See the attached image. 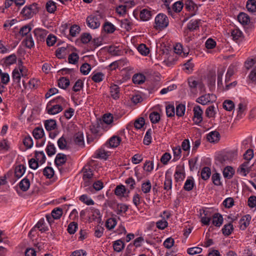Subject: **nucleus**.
<instances>
[{"mask_svg": "<svg viewBox=\"0 0 256 256\" xmlns=\"http://www.w3.org/2000/svg\"><path fill=\"white\" fill-rule=\"evenodd\" d=\"M155 26L154 27L156 30H162L166 28L169 24L168 16L162 13L158 14L155 18Z\"/></svg>", "mask_w": 256, "mask_h": 256, "instance_id": "1", "label": "nucleus"}, {"mask_svg": "<svg viewBox=\"0 0 256 256\" xmlns=\"http://www.w3.org/2000/svg\"><path fill=\"white\" fill-rule=\"evenodd\" d=\"M37 4L34 3L28 6L24 7L21 12L27 18H30L38 12Z\"/></svg>", "mask_w": 256, "mask_h": 256, "instance_id": "2", "label": "nucleus"}, {"mask_svg": "<svg viewBox=\"0 0 256 256\" xmlns=\"http://www.w3.org/2000/svg\"><path fill=\"white\" fill-rule=\"evenodd\" d=\"M100 19L98 16L90 15L86 18V24L90 28L96 29L100 26Z\"/></svg>", "mask_w": 256, "mask_h": 256, "instance_id": "3", "label": "nucleus"}, {"mask_svg": "<svg viewBox=\"0 0 256 256\" xmlns=\"http://www.w3.org/2000/svg\"><path fill=\"white\" fill-rule=\"evenodd\" d=\"M193 110L194 113L193 120L196 124H198L202 120V114L203 111L199 106H195Z\"/></svg>", "mask_w": 256, "mask_h": 256, "instance_id": "4", "label": "nucleus"}, {"mask_svg": "<svg viewBox=\"0 0 256 256\" xmlns=\"http://www.w3.org/2000/svg\"><path fill=\"white\" fill-rule=\"evenodd\" d=\"M216 98L214 94H205L199 97L196 100V102L202 104L206 105Z\"/></svg>", "mask_w": 256, "mask_h": 256, "instance_id": "5", "label": "nucleus"}, {"mask_svg": "<svg viewBox=\"0 0 256 256\" xmlns=\"http://www.w3.org/2000/svg\"><path fill=\"white\" fill-rule=\"evenodd\" d=\"M34 33L38 41L44 42L48 32L42 28H37L34 30Z\"/></svg>", "mask_w": 256, "mask_h": 256, "instance_id": "6", "label": "nucleus"}, {"mask_svg": "<svg viewBox=\"0 0 256 256\" xmlns=\"http://www.w3.org/2000/svg\"><path fill=\"white\" fill-rule=\"evenodd\" d=\"M16 62V56L15 54H12L0 60V64L6 66L12 65Z\"/></svg>", "mask_w": 256, "mask_h": 256, "instance_id": "7", "label": "nucleus"}, {"mask_svg": "<svg viewBox=\"0 0 256 256\" xmlns=\"http://www.w3.org/2000/svg\"><path fill=\"white\" fill-rule=\"evenodd\" d=\"M206 138L210 142H217L220 140V134L218 131H213L207 134Z\"/></svg>", "mask_w": 256, "mask_h": 256, "instance_id": "8", "label": "nucleus"}, {"mask_svg": "<svg viewBox=\"0 0 256 256\" xmlns=\"http://www.w3.org/2000/svg\"><path fill=\"white\" fill-rule=\"evenodd\" d=\"M251 216L250 214H246L243 216L240 221V228L244 230L250 224L251 220Z\"/></svg>", "mask_w": 256, "mask_h": 256, "instance_id": "9", "label": "nucleus"}, {"mask_svg": "<svg viewBox=\"0 0 256 256\" xmlns=\"http://www.w3.org/2000/svg\"><path fill=\"white\" fill-rule=\"evenodd\" d=\"M67 160L66 155L59 153L56 156L54 160V163L57 166H62L64 164Z\"/></svg>", "mask_w": 256, "mask_h": 256, "instance_id": "10", "label": "nucleus"}, {"mask_svg": "<svg viewBox=\"0 0 256 256\" xmlns=\"http://www.w3.org/2000/svg\"><path fill=\"white\" fill-rule=\"evenodd\" d=\"M238 22L243 26L247 25L250 23V18L246 13L240 12L238 16Z\"/></svg>", "mask_w": 256, "mask_h": 256, "instance_id": "11", "label": "nucleus"}, {"mask_svg": "<svg viewBox=\"0 0 256 256\" xmlns=\"http://www.w3.org/2000/svg\"><path fill=\"white\" fill-rule=\"evenodd\" d=\"M48 113L50 114H56L62 112L63 110L62 107L59 104H56L52 106L46 108Z\"/></svg>", "mask_w": 256, "mask_h": 256, "instance_id": "12", "label": "nucleus"}, {"mask_svg": "<svg viewBox=\"0 0 256 256\" xmlns=\"http://www.w3.org/2000/svg\"><path fill=\"white\" fill-rule=\"evenodd\" d=\"M200 20H190L187 24V28L190 31L196 30L199 28Z\"/></svg>", "mask_w": 256, "mask_h": 256, "instance_id": "13", "label": "nucleus"}, {"mask_svg": "<svg viewBox=\"0 0 256 256\" xmlns=\"http://www.w3.org/2000/svg\"><path fill=\"white\" fill-rule=\"evenodd\" d=\"M145 80L146 76L142 74H134L132 76V82L135 84H142L145 82Z\"/></svg>", "mask_w": 256, "mask_h": 256, "instance_id": "14", "label": "nucleus"}, {"mask_svg": "<svg viewBox=\"0 0 256 256\" xmlns=\"http://www.w3.org/2000/svg\"><path fill=\"white\" fill-rule=\"evenodd\" d=\"M174 176L176 182H178L183 180L185 174L183 170L180 167H177Z\"/></svg>", "mask_w": 256, "mask_h": 256, "instance_id": "15", "label": "nucleus"}, {"mask_svg": "<svg viewBox=\"0 0 256 256\" xmlns=\"http://www.w3.org/2000/svg\"><path fill=\"white\" fill-rule=\"evenodd\" d=\"M140 16L142 20L147 21L152 16V12L148 9H143L140 12Z\"/></svg>", "mask_w": 256, "mask_h": 256, "instance_id": "16", "label": "nucleus"}, {"mask_svg": "<svg viewBox=\"0 0 256 256\" xmlns=\"http://www.w3.org/2000/svg\"><path fill=\"white\" fill-rule=\"evenodd\" d=\"M44 126L48 131L54 130L56 127V121L54 120H48L45 121Z\"/></svg>", "mask_w": 256, "mask_h": 256, "instance_id": "17", "label": "nucleus"}, {"mask_svg": "<svg viewBox=\"0 0 256 256\" xmlns=\"http://www.w3.org/2000/svg\"><path fill=\"white\" fill-rule=\"evenodd\" d=\"M234 170L230 166H228L225 168L223 170V175L225 178L230 179L234 174Z\"/></svg>", "mask_w": 256, "mask_h": 256, "instance_id": "18", "label": "nucleus"}, {"mask_svg": "<svg viewBox=\"0 0 256 256\" xmlns=\"http://www.w3.org/2000/svg\"><path fill=\"white\" fill-rule=\"evenodd\" d=\"M30 186V182L29 180L26 178L22 180L19 183V186L21 190L23 192H26L28 190Z\"/></svg>", "mask_w": 256, "mask_h": 256, "instance_id": "19", "label": "nucleus"}, {"mask_svg": "<svg viewBox=\"0 0 256 256\" xmlns=\"http://www.w3.org/2000/svg\"><path fill=\"white\" fill-rule=\"evenodd\" d=\"M223 222L222 216L219 213H216L213 216V224L216 226H220Z\"/></svg>", "mask_w": 256, "mask_h": 256, "instance_id": "20", "label": "nucleus"}, {"mask_svg": "<svg viewBox=\"0 0 256 256\" xmlns=\"http://www.w3.org/2000/svg\"><path fill=\"white\" fill-rule=\"evenodd\" d=\"M36 160L40 162V164H44L46 160V157L45 154L43 151L38 152L36 151L35 153Z\"/></svg>", "mask_w": 256, "mask_h": 256, "instance_id": "21", "label": "nucleus"}, {"mask_svg": "<svg viewBox=\"0 0 256 256\" xmlns=\"http://www.w3.org/2000/svg\"><path fill=\"white\" fill-rule=\"evenodd\" d=\"M26 170V168L24 165L20 164L16 166L15 168V176L19 178L22 176Z\"/></svg>", "mask_w": 256, "mask_h": 256, "instance_id": "22", "label": "nucleus"}, {"mask_svg": "<svg viewBox=\"0 0 256 256\" xmlns=\"http://www.w3.org/2000/svg\"><path fill=\"white\" fill-rule=\"evenodd\" d=\"M74 142L80 146H84V136L82 132H78L74 135Z\"/></svg>", "mask_w": 256, "mask_h": 256, "instance_id": "23", "label": "nucleus"}, {"mask_svg": "<svg viewBox=\"0 0 256 256\" xmlns=\"http://www.w3.org/2000/svg\"><path fill=\"white\" fill-rule=\"evenodd\" d=\"M128 209V206L124 204H118L114 210L118 214L125 213Z\"/></svg>", "mask_w": 256, "mask_h": 256, "instance_id": "24", "label": "nucleus"}, {"mask_svg": "<svg viewBox=\"0 0 256 256\" xmlns=\"http://www.w3.org/2000/svg\"><path fill=\"white\" fill-rule=\"evenodd\" d=\"M121 142V138L118 136H113L109 140V144L112 148L117 147Z\"/></svg>", "mask_w": 256, "mask_h": 256, "instance_id": "25", "label": "nucleus"}, {"mask_svg": "<svg viewBox=\"0 0 256 256\" xmlns=\"http://www.w3.org/2000/svg\"><path fill=\"white\" fill-rule=\"evenodd\" d=\"M234 230V226L230 222L228 224H225L222 229V234L226 236H230Z\"/></svg>", "mask_w": 256, "mask_h": 256, "instance_id": "26", "label": "nucleus"}, {"mask_svg": "<svg viewBox=\"0 0 256 256\" xmlns=\"http://www.w3.org/2000/svg\"><path fill=\"white\" fill-rule=\"evenodd\" d=\"M110 89L112 97L114 99H117L118 98L120 94L118 86L116 84H114L110 86Z\"/></svg>", "mask_w": 256, "mask_h": 256, "instance_id": "27", "label": "nucleus"}, {"mask_svg": "<svg viewBox=\"0 0 256 256\" xmlns=\"http://www.w3.org/2000/svg\"><path fill=\"white\" fill-rule=\"evenodd\" d=\"M172 188V180L170 176L166 175L165 180L164 183V189L167 192L171 190Z\"/></svg>", "mask_w": 256, "mask_h": 256, "instance_id": "28", "label": "nucleus"}, {"mask_svg": "<svg viewBox=\"0 0 256 256\" xmlns=\"http://www.w3.org/2000/svg\"><path fill=\"white\" fill-rule=\"evenodd\" d=\"M70 80L68 78L65 77L60 78L58 81V86L60 88L66 89L70 85Z\"/></svg>", "mask_w": 256, "mask_h": 256, "instance_id": "29", "label": "nucleus"}, {"mask_svg": "<svg viewBox=\"0 0 256 256\" xmlns=\"http://www.w3.org/2000/svg\"><path fill=\"white\" fill-rule=\"evenodd\" d=\"M113 247L115 251L120 252L124 248V244L122 240H118L114 242Z\"/></svg>", "mask_w": 256, "mask_h": 256, "instance_id": "30", "label": "nucleus"}, {"mask_svg": "<svg viewBox=\"0 0 256 256\" xmlns=\"http://www.w3.org/2000/svg\"><path fill=\"white\" fill-rule=\"evenodd\" d=\"M246 7L249 12H256V0H248L246 2Z\"/></svg>", "mask_w": 256, "mask_h": 256, "instance_id": "31", "label": "nucleus"}, {"mask_svg": "<svg viewBox=\"0 0 256 256\" xmlns=\"http://www.w3.org/2000/svg\"><path fill=\"white\" fill-rule=\"evenodd\" d=\"M211 174L210 169L207 166L204 167L201 171V177L204 180L209 178Z\"/></svg>", "mask_w": 256, "mask_h": 256, "instance_id": "32", "label": "nucleus"}, {"mask_svg": "<svg viewBox=\"0 0 256 256\" xmlns=\"http://www.w3.org/2000/svg\"><path fill=\"white\" fill-rule=\"evenodd\" d=\"M46 10L50 13H54L56 9V3L52 0L48 1L46 4Z\"/></svg>", "mask_w": 256, "mask_h": 256, "instance_id": "33", "label": "nucleus"}, {"mask_svg": "<svg viewBox=\"0 0 256 256\" xmlns=\"http://www.w3.org/2000/svg\"><path fill=\"white\" fill-rule=\"evenodd\" d=\"M32 134L36 139H40L44 136V131L42 128H36L34 129Z\"/></svg>", "mask_w": 256, "mask_h": 256, "instance_id": "34", "label": "nucleus"}, {"mask_svg": "<svg viewBox=\"0 0 256 256\" xmlns=\"http://www.w3.org/2000/svg\"><path fill=\"white\" fill-rule=\"evenodd\" d=\"M103 28L105 32L109 34L114 32L116 30L114 26L108 22L104 23Z\"/></svg>", "mask_w": 256, "mask_h": 256, "instance_id": "35", "label": "nucleus"}, {"mask_svg": "<svg viewBox=\"0 0 256 256\" xmlns=\"http://www.w3.org/2000/svg\"><path fill=\"white\" fill-rule=\"evenodd\" d=\"M46 152L49 156H51L56 154V150L54 144L49 142L46 149Z\"/></svg>", "mask_w": 256, "mask_h": 256, "instance_id": "36", "label": "nucleus"}, {"mask_svg": "<svg viewBox=\"0 0 256 256\" xmlns=\"http://www.w3.org/2000/svg\"><path fill=\"white\" fill-rule=\"evenodd\" d=\"M149 118L152 124H156L160 120V115L156 112H153L150 114Z\"/></svg>", "mask_w": 256, "mask_h": 256, "instance_id": "37", "label": "nucleus"}, {"mask_svg": "<svg viewBox=\"0 0 256 256\" xmlns=\"http://www.w3.org/2000/svg\"><path fill=\"white\" fill-rule=\"evenodd\" d=\"M43 174L48 178H52L54 175V170L50 166H46L43 170Z\"/></svg>", "mask_w": 256, "mask_h": 256, "instance_id": "38", "label": "nucleus"}, {"mask_svg": "<svg viewBox=\"0 0 256 256\" xmlns=\"http://www.w3.org/2000/svg\"><path fill=\"white\" fill-rule=\"evenodd\" d=\"M62 214V210L60 208H54L52 212V216L54 219H59Z\"/></svg>", "mask_w": 256, "mask_h": 256, "instance_id": "39", "label": "nucleus"}, {"mask_svg": "<svg viewBox=\"0 0 256 256\" xmlns=\"http://www.w3.org/2000/svg\"><path fill=\"white\" fill-rule=\"evenodd\" d=\"M234 107V102L231 100H226L223 102V108L228 111L232 110Z\"/></svg>", "mask_w": 256, "mask_h": 256, "instance_id": "40", "label": "nucleus"}, {"mask_svg": "<svg viewBox=\"0 0 256 256\" xmlns=\"http://www.w3.org/2000/svg\"><path fill=\"white\" fill-rule=\"evenodd\" d=\"M126 192V188L123 185L118 186L114 190L115 194L118 196H124V194Z\"/></svg>", "mask_w": 256, "mask_h": 256, "instance_id": "41", "label": "nucleus"}, {"mask_svg": "<svg viewBox=\"0 0 256 256\" xmlns=\"http://www.w3.org/2000/svg\"><path fill=\"white\" fill-rule=\"evenodd\" d=\"M84 172L83 179L84 180L91 178L93 176V174L91 169L90 168H84L82 169Z\"/></svg>", "mask_w": 256, "mask_h": 256, "instance_id": "42", "label": "nucleus"}, {"mask_svg": "<svg viewBox=\"0 0 256 256\" xmlns=\"http://www.w3.org/2000/svg\"><path fill=\"white\" fill-rule=\"evenodd\" d=\"M151 188L152 185L150 180H148L146 182L142 183V190L144 194L149 192Z\"/></svg>", "mask_w": 256, "mask_h": 256, "instance_id": "43", "label": "nucleus"}, {"mask_svg": "<svg viewBox=\"0 0 256 256\" xmlns=\"http://www.w3.org/2000/svg\"><path fill=\"white\" fill-rule=\"evenodd\" d=\"M185 110V105L182 104H178L176 106V114L178 116H183L184 114Z\"/></svg>", "mask_w": 256, "mask_h": 256, "instance_id": "44", "label": "nucleus"}, {"mask_svg": "<svg viewBox=\"0 0 256 256\" xmlns=\"http://www.w3.org/2000/svg\"><path fill=\"white\" fill-rule=\"evenodd\" d=\"M174 52L178 54H183L184 56H186L188 54V52H185L183 51L182 46L180 44H176L174 47Z\"/></svg>", "mask_w": 256, "mask_h": 256, "instance_id": "45", "label": "nucleus"}, {"mask_svg": "<svg viewBox=\"0 0 256 256\" xmlns=\"http://www.w3.org/2000/svg\"><path fill=\"white\" fill-rule=\"evenodd\" d=\"M91 70L90 65L88 63H84L80 67V72L84 75H87Z\"/></svg>", "mask_w": 256, "mask_h": 256, "instance_id": "46", "label": "nucleus"}, {"mask_svg": "<svg viewBox=\"0 0 256 256\" xmlns=\"http://www.w3.org/2000/svg\"><path fill=\"white\" fill-rule=\"evenodd\" d=\"M92 40V36L90 33H84L80 36V40L82 44H86Z\"/></svg>", "mask_w": 256, "mask_h": 256, "instance_id": "47", "label": "nucleus"}, {"mask_svg": "<svg viewBox=\"0 0 256 256\" xmlns=\"http://www.w3.org/2000/svg\"><path fill=\"white\" fill-rule=\"evenodd\" d=\"M80 200L88 206L93 205L94 202L90 198H88L86 194H82L80 198Z\"/></svg>", "mask_w": 256, "mask_h": 256, "instance_id": "48", "label": "nucleus"}, {"mask_svg": "<svg viewBox=\"0 0 256 256\" xmlns=\"http://www.w3.org/2000/svg\"><path fill=\"white\" fill-rule=\"evenodd\" d=\"M184 6V3L182 1H178L172 5V10L176 12H180Z\"/></svg>", "mask_w": 256, "mask_h": 256, "instance_id": "49", "label": "nucleus"}, {"mask_svg": "<svg viewBox=\"0 0 256 256\" xmlns=\"http://www.w3.org/2000/svg\"><path fill=\"white\" fill-rule=\"evenodd\" d=\"M138 51L142 55L146 56L150 52L149 49L146 45L143 44H140L138 48Z\"/></svg>", "mask_w": 256, "mask_h": 256, "instance_id": "50", "label": "nucleus"}, {"mask_svg": "<svg viewBox=\"0 0 256 256\" xmlns=\"http://www.w3.org/2000/svg\"><path fill=\"white\" fill-rule=\"evenodd\" d=\"M79 59L78 55L75 52H72L68 56V62L72 64H76Z\"/></svg>", "mask_w": 256, "mask_h": 256, "instance_id": "51", "label": "nucleus"}, {"mask_svg": "<svg viewBox=\"0 0 256 256\" xmlns=\"http://www.w3.org/2000/svg\"><path fill=\"white\" fill-rule=\"evenodd\" d=\"M152 130L149 128L144 138V144L146 145H149L151 143V134H152Z\"/></svg>", "mask_w": 256, "mask_h": 256, "instance_id": "52", "label": "nucleus"}, {"mask_svg": "<svg viewBox=\"0 0 256 256\" xmlns=\"http://www.w3.org/2000/svg\"><path fill=\"white\" fill-rule=\"evenodd\" d=\"M231 36L234 40H238L242 36V32L238 29L236 28L231 32Z\"/></svg>", "mask_w": 256, "mask_h": 256, "instance_id": "53", "label": "nucleus"}, {"mask_svg": "<svg viewBox=\"0 0 256 256\" xmlns=\"http://www.w3.org/2000/svg\"><path fill=\"white\" fill-rule=\"evenodd\" d=\"M23 144L28 148H31L33 146L32 138L29 136H26L23 140Z\"/></svg>", "mask_w": 256, "mask_h": 256, "instance_id": "54", "label": "nucleus"}, {"mask_svg": "<svg viewBox=\"0 0 256 256\" xmlns=\"http://www.w3.org/2000/svg\"><path fill=\"white\" fill-rule=\"evenodd\" d=\"M194 186V182L193 180L191 179H188L185 182L184 188L186 191H190L193 188Z\"/></svg>", "mask_w": 256, "mask_h": 256, "instance_id": "55", "label": "nucleus"}, {"mask_svg": "<svg viewBox=\"0 0 256 256\" xmlns=\"http://www.w3.org/2000/svg\"><path fill=\"white\" fill-rule=\"evenodd\" d=\"M103 187V183L100 180H98L94 183L92 188L90 187L88 189L90 191L92 192L94 189L96 190H100L102 189Z\"/></svg>", "mask_w": 256, "mask_h": 256, "instance_id": "56", "label": "nucleus"}, {"mask_svg": "<svg viewBox=\"0 0 256 256\" xmlns=\"http://www.w3.org/2000/svg\"><path fill=\"white\" fill-rule=\"evenodd\" d=\"M80 30V28L76 24L72 26L70 30V36L73 37L76 36V34L79 33Z\"/></svg>", "mask_w": 256, "mask_h": 256, "instance_id": "57", "label": "nucleus"}, {"mask_svg": "<svg viewBox=\"0 0 256 256\" xmlns=\"http://www.w3.org/2000/svg\"><path fill=\"white\" fill-rule=\"evenodd\" d=\"M202 252V248L199 247H193L188 248L187 252L190 255L199 254Z\"/></svg>", "mask_w": 256, "mask_h": 256, "instance_id": "58", "label": "nucleus"}, {"mask_svg": "<svg viewBox=\"0 0 256 256\" xmlns=\"http://www.w3.org/2000/svg\"><path fill=\"white\" fill-rule=\"evenodd\" d=\"M104 74L102 72H97L94 74L92 79L95 82H100L104 79Z\"/></svg>", "mask_w": 256, "mask_h": 256, "instance_id": "59", "label": "nucleus"}, {"mask_svg": "<svg viewBox=\"0 0 256 256\" xmlns=\"http://www.w3.org/2000/svg\"><path fill=\"white\" fill-rule=\"evenodd\" d=\"M174 105L169 104L166 107V114L168 117H172L174 116Z\"/></svg>", "mask_w": 256, "mask_h": 256, "instance_id": "60", "label": "nucleus"}, {"mask_svg": "<svg viewBox=\"0 0 256 256\" xmlns=\"http://www.w3.org/2000/svg\"><path fill=\"white\" fill-rule=\"evenodd\" d=\"M154 169V163L152 161L146 160L144 165V170L148 172H151Z\"/></svg>", "mask_w": 256, "mask_h": 256, "instance_id": "61", "label": "nucleus"}, {"mask_svg": "<svg viewBox=\"0 0 256 256\" xmlns=\"http://www.w3.org/2000/svg\"><path fill=\"white\" fill-rule=\"evenodd\" d=\"M172 150L174 152V160H178L181 156L182 153L180 147V146H178L176 148H172Z\"/></svg>", "mask_w": 256, "mask_h": 256, "instance_id": "62", "label": "nucleus"}, {"mask_svg": "<svg viewBox=\"0 0 256 256\" xmlns=\"http://www.w3.org/2000/svg\"><path fill=\"white\" fill-rule=\"evenodd\" d=\"M246 110V105L244 103L240 102L238 104V116L241 117L243 113Z\"/></svg>", "mask_w": 256, "mask_h": 256, "instance_id": "63", "label": "nucleus"}, {"mask_svg": "<svg viewBox=\"0 0 256 256\" xmlns=\"http://www.w3.org/2000/svg\"><path fill=\"white\" fill-rule=\"evenodd\" d=\"M78 228V224L75 222H70L68 228V231L70 234H74Z\"/></svg>", "mask_w": 256, "mask_h": 256, "instance_id": "64", "label": "nucleus"}]
</instances>
